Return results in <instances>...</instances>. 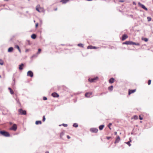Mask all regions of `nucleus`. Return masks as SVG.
I'll list each match as a JSON object with an SVG mask.
<instances>
[{
  "label": "nucleus",
  "mask_w": 153,
  "mask_h": 153,
  "mask_svg": "<svg viewBox=\"0 0 153 153\" xmlns=\"http://www.w3.org/2000/svg\"><path fill=\"white\" fill-rule=\"evenodd\" d=\"M36 10L39 12H43L44 9L43 8L40 7L39 5H38L36 7Z\"/></svg>",
  "instance_id": "1"
},
{
  "label": "nucleus",
  "mask_w": 153,
  "mask_h": 153,
  "mask_svg": "<svg viewBox=\"0 0 153 153\" xmlns=\"http://www.w3.org/2000/svg\"><path fill=\"white\" fill-rule=\"evenodd\" d=\"M19 114L20 115H25L26 114V111L25 110H23L22 109H19L18 110Z\"/></svg>",
  "instance_id": "2"
},
{
  "label": "nucleus",
  "mask_w": 153,
  "mask_h": 153,
  "mask_svg": "<svg viewBox=\"0 0 153 153\" xmlns=\"http://www.w3.org/2000/svg\"><path fill=\"white\" fill-rule=\"evenodd\" d=\"M0 134L5 137H9L10 136V134L8 132L4 131H0Z\"/></svg>",
  "instance_id": "3"
},
{
  "label": "nucleus",
  "mask_w": 153,
  "mask_h": 153,
  "mask_svg": "<svg viewBox=\"0 0 153 153\" xmlns=\"http://www.w3.org/2000/svg\"><path fill=\"white\" fill-rule=\"evenodd\" d=\"M17 128V126L16 124H14L10 128V130H12L14 131H16Z\"/></svg>",
  "instance_id": "4"
},
{
  "label": "nucleus",
  "mask_w": 153,
  "mask_h": 153,
  "mask_svg": "<svg viewBox=\"0 0 153 153\" xmlns=\"http://www.w3.org/2000/svg\"><path fill=\"white\" fill-rule=\"evenodd\" d=\"M98 77H96L95 78H91V79H88V80L90 82H95L97 80H98Z\"/></svg>",
  "instance_id": "5"
},
{
  "label": "nucleus",
  "mask_w": 153,
  "mask_h": 153,
  "mask_svg": "<svg viewBox=\"0 0 153 153\" xmlns=\"http://www.w3.org/2000/svg\"><path fill=\"white\" fill-rule=\"evenodd\" d=\"M138 5L139 6H140V7L144 9L146 11H147L148 10L147 8L143 4H141L140 2H139L138 3Z\"/></svg>",
  "instance_id": "6"
},
{
  "label": "nucleus",
  "mask_w": 153,
  "mask_h": 153,
  "mask_svg": "<svg viewBox=\"0 0 153 153\" xmlns=\"http://www.w3.org/2000/svg\"><path fill=\"white\" fill-rule=\"evenodd\" d=\"M90 131L91 132L97 133L98 132V129L96 128H92L90 129Z\"/></svg>",
  "instance_id": "7"
},
{
  "label": "nucleus",
  "mask_w": 153,
  "mask_h": 153,
  "mask_svg": "<svg viewBox=\"0 0 153 153\" xmlns=\"http://www.w3.org/2000/svg\"><path fill=\"white\" fill-rule=\"evenodd\" d=\"M27 74V76H30L31 77H32L33 76V72L30 71H28Z\"/></svg>",
  "instance_id": "8"
},
{
  "label": "nucleus",
  "mask_w": 153,
  "mask_h": 153,
  "mask_svg": "<svg viewBox=\"0 0 153 153\" xmlns=\"http://www.w3.org/2000/svg\"><path fill=\"white\" fill-rule=\"evenodd\" d=\"M92 94V92H88L86 93L85 94V96L86 97H90L91 96Z\"/></svg>",
  "instance_id": "9"
},
{
  "label": "nucleus",
  "mask_w": 153,
  "mask_h": 153,
  "mask_svg": "<svg viewBox=\"0 0 153 153\" xmlns=\"http://www.w3.org/2000/svg\"><path fill=\"white\" fill-rule=\"evenodd\" d=\"M51 95L54 97H59V95L56 92L52 93L51 94Z\"/></svg>",
  "instance_id": "10"
},
{
  "label": "nucleus",
  "mask_w": 153,
  "mask_h": 153,
  "mask_svg": "<svg viewBox=\"0 0 153 153\" xmlns=\"http://www.w3.org/2000/svg\"><path fill=\"white\" fill-rule=\"evenodd\" d=\"M128 38V36L126 34L123 35L122 37V40L123 41Z\"/></svg>",
  "instance_id": "11"
},
{
  "label": "nucleus",
  "mask_w": 153,
  "mask_h": 153,
  "mask_svg": "<svg viewBox=\"0 0 153 153\" xmlns=\"http://www.w3.org/2000/svg\"><path fill=\"white\" fill-rule=\"evenodd\" d=\"M120 140V137L118 136H117L116 138V140L114 142V143H118Z\"/></svg>",
  "instance_id": "12"
},
{
  "label": "nucleus",
  "mask_w": 153,
  "mask_h": 153,
  "mask_svg": "<svg viewBox=\"0 0 153 153\" xmlns=\"http://www.w3.org/2000/svg\"><path fill=\"white\" fill-rule=\"evenodd\" d=\"M136 91V89L131 90L129 89L128 90V95H130V94H132L134 92H135Z\"/></svg>",
  "instance_id": "13"
},
{
  "label": "nucleus",
  "mask_w": 153,
  "mask_h": 153,
  "mask_svg": "<svg viewBox=\"0 0 153 153\" xmlns=\"http://www.w3.org/2000/svg\"><path fill=\"white\" fill-rule=\"evenodd\" d=\"M132 41H126L125 42L123 43V44H126V45H132Z\"/></svg>",
  "instance_id": "14"
},
{
  "label": "nucleus",
  "mask_w": 153,
  "mask_h": 153,
  "mask_svg": "<svg viewBox=\"0 0 153 153\" xmlns=\"http://www.w3.org/2000/svg\"><path fill=\"white\" fill-rule=\"evenodd\" d=\"M70 0H62L60 1V2H62L63 4H66Z\"/></svg>",
  "instance_id": "15"
},
{
  "label": "nucleus",
  "mask_w": 153,
  "mask_h": 153,
  "mask_svg": "<svg viewBox=\"0 0 153 153\" xmlns=\"http://www.w3.org/2000/svg\"><path fill=\"white\" fill-rule=\"evenodd\" d=\"M115 81L114 79L113 78H111L109 80V82L110 83H113Z\"/></svg>",
  "instance_id": "16"
},
{
  "label": "nucleus",
  "mask_w": 153,
  "mask_h": 153,
  "mask_svg": "<svg viewBox=\"0 0 153 153\" xmlns=\"http://www.w3.org/2000/svg\"><path fill=\"white\" fill-rule=\"evenodd\" d=\"M23 66H24V64L22 63L19 66V69L20 70H22L23 68Z\"/></svg>",
  "instance_id": "17"
},
{
  "label": "nucleus",
  "mask_w": 153,
  "mask_h": 153,
  "mask_svg": "<svg viewBox=\"0 0 153 153\" xmlns=\"http://www.w3.org/2000/svg\"><path fill=\"white\" fill-rule=\"evenodd\" d=\"M9 90L10 91V93L11 94H14V91H13L11 89V88H8Z\"/></svg>",
  "instance_id": "18"
},
{
  "label": "nucleus",
  "mask_w": 153,
  "mask_h": 153,
  "mask_svg": "<svg viewBox=\"0 0 153 153\" xmlns=\"http://www.w3.org/2000/svg\"><path fill=\"white\" fill-rule=\"evenodd\" d=\"M104 127V125H100L99 126V129L100 130H101L103 129Z\"/></svg>",
  "instance_id": "19"
},
{
  "label": "nucleus",
  "mask_w": 153,
  "mask_h": 153,
  "mask_svg": "<svg viewBox=\"0 0 153 153\" xmlns=\"http://www.w3.org/2000/svg\"><path fill=\"white\" fill-rule=\"evenodd\" d=\"M113 88V87L112 85L109 86L108 88V89L110 91H112Z\"/></svg>",
  "instance_id": "20"
},
{
  "label": "nucleus",
  "mask_w": 153,
  "mask_h": 153,
  "mask_svg": "<svg viewBox=\"0 0 153 153\" xmlns=\"http://www.w3.org/2000/svg\"><path fill=\"white\" fill-rule=\"evenodd\" d=\"M13 48L12 47H10L9 48L8 50V52H11L13 51Z\"/></svg>",
  "instance_id": "21"
},
{
  "label": "nucleus",
  "mask_w": 153,
  "mask_h": 153,
  "mask_svg": "<svg viewBox=\"0 0 153 153\" xmlns=\"http://www.w3.org/2000/svg\"><path fill=\"white\" fill-rule=\"evenodd\" d=\"M36 37V35L35 34H33L31 35V37L32 39H35Z\"/></svg>",
  "instance_id": "22"
},
{
  "label": "nucleus",
  "mask_w": 153,
  "mask_h": 153,
  "mask_svg": "<svg viewBox=\"0 0 153 153\" xmlns=\"http://www.w3.org/2000/svg\"><path fill=\"white\" fill-rule=\"evenodd\" d=\"M131 43H132V45H138V46L140 45V44L139 43H135V42H132Z\"/></svg>",
  "instance_id": "23"
},
{
  "label": "nucleus",
  "mask_w": 153,
  "mask_h": 153,
  "mask_svg": "<svg viewBox=\"0 0 153 153\" xmlns=\"http://www.w3.org/2000/svg\"><path fill=\"white\" fill-rule=\"evenodd\" d=\"M15 48H16L18 50H19V52L20 53H21V50H20V48H19V46H18V45H16L15 46Z\"/></svg>",
  "instance_id": "24"
},
{
  "label": "nucleus",
  "mask_w": 153,
  "mask_h": 153,
  "mask_svg": "<svg viewBox=\"0 0 153 153\" xmlns=\"http://www.w3.org/2000/svg\"><path fill=\"white\" fill-rule=\"evenodd\" d=\"M35 123L36 125L41 124L42 123V122L41 121H37Z\"/></svg>",
  "instance_id": "25"
},
{
  "label": "nucleus",
  "mask_w": 153,
  "mask_h": 153,
  "mask_svg": "<svg viewBox=\"0 0 153 153\" xmlns=\"http://www.w3.org/2000/svg\"><path fill=\"white\" fill-rule=\"evenodd\" d=\"M142 39L143 40H144L146 42H147L148 41V39L147 38H142Z\"/></svg>",
  "instance_id": "26"
},
{
  "label": "nucleus",
  "mask_w": 153,
  "mask_h": 153,
  "mask_svg": "<svg viewBox=\"0 0 153 153\" xmlns=\"http://www.w3.org/2000/svg\"><path fill=\"white\" fill-rule=\"evenodd\" d=\"M88 49H93V46L92 45H89L87 47Z\"/></svg>",
  "instance_id": "27"
},
{
  "label": "nucleus",
  "mask_w": 153,
  "mask_h": 153,
  "mask_svg": "<svg viewBox=\"0 0 153 153\" xmlns=\"http://www.w3.org/2000/svg\"><path fill=\"white\" fill-rule=\"evenodd\" d=\"M132 119H134L135 120H137L138 119V117L137 115H134Z\"/></svg>",
  "instance_id": "28"
},
{
  "label": "nucleus",
  "mask_w": 153,
  "mask_h": 153,
  "mask_svg": "<svg viewBox=\"0 0 153 153\" xmlns=\"http://www.w3.org/2000/svg\"><path fill=\"white\" fill-rule=\"evenodd\" d=\"M139 119L140 120H142L143 118V115L142 114L140 115L139 116Z\"/></svg>",
  "instance_id": "29"
},
{
  "label": "nucleus",
  "mask_w": 153,
  "mask_h": 153,
  "mask_svg": "<svg viewBox=\"0 0 153 153\" xmlns=\"http://www.w3.org/2000/svg\"><path fill=\"white\" fill-rule=\"evenodd\" d=\"M78 46L79 47L83 48V45L81 43L79 44L78 45Z\"/></svg>",
  "instance_id": "30"
},
{
  "label": "nucleus",
  "mask_w": 153,
  "mask_h": 153,
  "mask_svg": "<svg viewBox=\"0 0 153 153\" xmlns=\"http://www.w3.org/2000/svg\"><path fill=\"white\" fill-rule=\"evenodd\" d=\"M4 64L3 61L1 59H0V65H3Z\"/></svg>",
  "instance_id": "31"
},
{
  "label": "nucleus",
  "mask_w": 153,
  "mask_h": 153,
  "mask_svg": "<svg viewBox=\"0 0 153 153\" xmlns=\"http://www.w3.org/2000/svg\"><path fill=\"white\" fill-rule=\"evenodd\" d=\"M73 126L74 127L76 128V127H78V124L77 123H74V124L73 125Z\"/></svg>",
  "instance_id": "32"
},
{
  "label": "nucleus",
  "mask_w": 153,
  "mask_h": 153,
  "mask_svg": "<svg viewBox=\"0 0 153 153\" xmlns=\"http://www.w3.org/2000/svg\"><path fill=\"white\" fill-rule=\"evenodd\" d=\"M131 142V140H130V141H128L126 143L128 144L129 146H131V144L130 143V142Z\"/></svg>",
  "instance_id": "33"
},
{
  "label": "nucleus",
  "mask_w": 153,
  "mask_h": 153,
  "mask_svg": "<svg viewBox=\"0 0 153 153\" xmlns=\"http://www.w3.org/2000/svg\"><path fill=\"white\" fill-rule=\"evenodd\" d=\"M147 19L149 22L151 21L152 19V18L150 17H148Z\"/></svg>",
  "instance_id": "34"
},
{
  "label": "nucleus",
  "mask_w": 153,
  "mask_h": 153,
  "mask_svg": "<svg viewBox=\"0 0 153 153\" xmlns=\"http://www.w3.org/2000/svg\"><path fill=\"white\" fill-rule=\"evenodd\" d=\"M64 132H62L60 134V136L61 138H62V136L64 134Z\"/></svg>",
  "instance_id": "35"
},
{
  "label": "nucleus",
  "mask_w": 153,
  "mask_h": 153,
  "mask_svg": "<svg viewBox=\"0 0 153 153\" xmlns=\"http://www.w3.org/2000/svg\"><path fill=\"white\" fill-rule=\"evenodd\" d=\"M111 125H112L111 123H110L108 124V127L110 129H111V128L110 127V126H111Z\"/></svg>",
  "instance_id": "36"
},
{
  "label": "nucleus",
  "mask_w": 153,
  "mask_h": 153,
  "mask_svg": "<svg viewBox=\"0 0 153 153\" xmlns=\"http://www.w3.org/2000/svg\"><path fill=\"white\" fill-rule=\"evenodd\" d=\"M151 82V80H149L148 81V84L149 85H150Z\"/></svg>",
  "instance_id": "37"
},
{
  "label": "nucleus",
  "mask_w": 153,
  "mask_h": 153,
  "mask_svg": "<svg viewBox=\"0 0 153 153\" xmlns=\"http://www.w3.org/2000/svg\"><path fill=\"white\" fill-rule=\"evenodd\" d=\"M99 48V47H96L95 46H93V49H97Z\"/></svg>",
  "instance_id": "38"
},
{
  "label": "nucleus",
  "mask_w": 153,
  "mask_h": 153,
  "mask_svg": "<svg viewBox=\"0 0 153 153\" xmlns=\"http://www.w3.org/2000/svg\"><path fill=\"white\" fill-rule=\"evenodd\" d=\"M45 120V116H44L43 118V121L44 122Z\"/></svg>",
  "instance_id": "39"
},
{
  "label": "nucleus",
  "mask_w": 153,
  "mask_h": 153,
  "mask_svg": "<svg viewBox=\"0 0 153 153\" xmlns=\"http://www.w3.org/2000/svg\"><path fill=\"white\" fill-rule=\"evenodd\" d=\"M41 50L40 49H39L38 50V52H37V53L39 54L40 53V52H41Z\"/></svg>",
  "instance_id": "40"
},
{
  "label": "nucleus",
  "mask_w": 153,
  "mask_h": 153,
  "mask_svg": "<svg viewBox=\"0 0 153 153\" xmlns=\"http://www.w3.org/2000/svg\"><path fill=\"white\" fill-rule=\"evenodd\" d=\"M62 125L64 127H67L68 126L67 124H63Z\"/></svg>",
  "instance_id": "41"
},
{
  "label": "nucleus",
  "mask_w": 153,
  "mask_h": 153,
  "mask_svg": "<svg viewBox=\"0 0 153 153\" xmlns=\"http://www.w3.org/2000/svg\"><path fill=\"white\" fill-rule=\"evenodd\" d=\"M43 99L44 100H47V98L46 97H44L43 98Z\"/></svg>",
  "instance_id": "42"
},
{
  "label": "nucleus",
  "mask_w": 153,
  "mask_h": 153,
  "mask_svg": "<svg viewBox=\"0 0 153 153\" xmlns=\"http://www.w3.org/2000/svg\"><path fill=\"white\" fill-rule=\"evenodd\" d=\"M111 138V137H106V139H107V140H109V139H110Z\"/></svg>",
  "instance_id": "43"
},
{
  "label": "nucleus",
  "mask_w": 153,
  "mask_h": 153,
  "mask_svg": "<svg viewBox=\"0 0 153 153\" xmlns=\"http://www.w3.org/2000/svg\"><path fill=\"white\" fill-rule=\"evenodd\" d=\"M38 23H37L36 24V25H35V26H36V28H37V27H38Z\"/></svg>",
  "instance_id": "44"
},
{
  "label": "nucleus",
  "mask_w": 153,
  "mask_h": 153,
  "mask_svg": "<svg viewBox=\"0 0 153 153\" xmlns=\"http://www.w3.org/2000/svg\"><path fill=\"white\" fill-rule=\"evenodd\" d=\"M67 138L68 139H70L71 138L69 136H68V135H67Z\"/></svg>",
  "instance_id": "45"
},
{
  "label": "nucleus",
  "mask_w": 153,
  "mask_h": 153,
  "mask_svg": "<svg viewBox=\"0 0 153 153\" xmlns=\"http://www.w3.org/2000/svg\"><path fill=\"white\" fill-rule=\"evenodd\" d=\"M29 50L27 49H26V50H25V52H27Z\"/></svg>",
  "instance_id": "46"
},
{
  "label": "nucleus",
  "mask_w": 153,
  "mask_h": 153,
  "mask_svg": "<svg viewBox=\"0 0 153 153\" xmlns=\"http://www.w3.org/2000/svg\"><path fill=\"white\" fill-rule=\"evenodd\" d=\"M114 134H115V135H117V132H115V133H114Z\"/></svg>",
  "instance_id": "47"
},
{
  "label": "nucleus",
  "mask_w": 153,
  "mask_h": 153,
  "mask_svg": "<svg viewBox=\"0 0 153 153\" xmlns=\"http://www.w3.org/2000/svg\"><path fill=\"white\" fill-rule=\"evenodd\" d=\"M45 153H49V152L48 151H47Z\"/></svg>",
  "instance_id": "48"
},
{
  "label": "nucleus",
  "mask_w": 153,
  "mask_h": 153,
  "mask_svg": "<svg viewBox=\"0 0 153 153\" xmlns=\"http://www.w3.org/2000/svg\"><path fill=\"white\" fill-rule=\"evenodd\" d=\"M57 10V8H56V9H55L54 10H55V11H56V10Z\"/></svg>",
  "instance_id": "49"
},
{
  "label": "nucleus",
  "mask_w": 153,
  "mask_h": 153,
  "mask_svg": "<svg viewBox=\"0 0 153 153\" xmlns=\"http://www.w3.org/2000/svg\"><path fill=\"white\" fill-rule=\"evenodd\" d=\"M121 2H123V1H120Z\"/></svg>",
  "instance_id": "50"
},
{
  "label": "nucleus",
  "mask_w": 153,
  "mask_h": 153,
  "mask_svg": "<svg viewBox=\"0 0 153 153\" xmlns=\"http://www.w3.org/2000/svg\"><path fill=\"white\" fill-rule=\"evenodd\" d=\"M0 77H1V76L0 75Z\"/></svg>",
  "instance_id": "51"
}]
</instances>
